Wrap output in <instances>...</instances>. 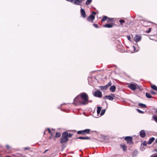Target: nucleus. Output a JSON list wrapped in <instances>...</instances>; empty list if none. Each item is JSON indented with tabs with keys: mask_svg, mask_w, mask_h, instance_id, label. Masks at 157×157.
Returning <instances> with one entry per match:
<instances>
[{
	"mask_svg": "<svg viewBox=\"0 0 157 157\" xmlns=\"http://www.w3.org/2000/svg\"><path fill=\"white\" fill-rule=\"evenodd\" d=\"M151 88L157 91V87L155 85H151Z\"/></svg>",
	"mask_w": 157,
	"mask_h": 157,
	"instance_id": "obj_21",
	"label": "nucleus"
},
{
	"mask_svg": "<svg viewBox=\"0 0 157 157\" xmlns=\"http://www.w3.org/2000/svg\"><path fill=\"white\" fill-rule=\"evenodd\" d=\"M146 96L148 98H152V97L151 95L149 93H146Z\"/></svg>",
	"mask_w": 157,
	"mask_h": 157,
	"instance_id": "obj_23",
	"label": "nucleus"
},
{
	"mask_svg": "<svg viewBox=\"0 0 157 157\" xmlns=\"http://www.w3.org/2000/svg\"><path fill=\"white\" fill-rule=\"evenodd\" d=\"M92 1V0H87L86 2V4L87 5H89L90 4Z\"/></svg>",
	"mask_w": 157,
	"mask_h": 157,
	"instance_id": "obj_24",
	"label": "nucleus"
},
{
	"mask_svg": "<svg viewBox=\"0 0 157 157\" xmlns=\"http://www.w3.org/2000/svg\"><path fill=\"white\" fill-rule=\"evenodd\" d=\"M111 85V82H109L108 83L106 86H107V88H108V86H110Z\"/></svg>",
	"mask_w": 157,
	"mask_h": 157,
	"instance_id": "obj_33",
	"label": "nucleus"
},
{
	"mask_svg": "<svg viewBox=\"0 0 157 157\" xmlns=\"http://www.w3.org/2000/svg\"><path fill=\"white\" fill-rule=\"evenodd\" d=\"M119 22L120 23L121 25H122L123 23H125V21L124 20L121 19L119 21Z\"/></svg>",
	"mask_w": 157,
	"mask_h": 157,
	"instance_id": "obj_26",
	"label": "nucleus"
},
{
	"mask_svg": "<svg viewBox=\"0 0 157 157\" xmlns=\"http://www.w3.org/2000/svg\"><path fill=\"white\" fill-rule=\"evenodd\" d=\"M78 139L81 140H89L90 139V138L88 136H84V137H79L77 138Z\"/></svg>",
	"mask_w": 157,
	"mask_h": 157,
	"instance_id": "obj_12",
	"label": "nucleus"
},
{
	"mask_svg": "<svg viewBox=\"0 0 157 157\" xmlns=\"http://www.w3.org/2000/svg\"><path fill=\"white\" fill-rule=\"evenodd\" d=\"M94 96L98 98H101L102 97V93L101 91L99 90H96L93 94Z\"/></svg>",
	"mask_w": 157,
	"mask_h": 157,
	"instance_id": "obj_4",
	"label": "nucleus"
},
{
	"mask_svg": "<svg viewBox=\"0 0 157 157\" xmlns=\"http://www.w3.org/2000/svg\"><path fill=\"white\" fill-rule=\"evenodd\" d=\"M27 149V147H25V149L26 150V149Z\"/></svg>",
	"mask_w": 157,
	"mask_h": 157,
	"instance_id": "obj_50",
	"label": "nucleus"
},
{
	"mask_svg": "<svg viewBox=\"0 0 157 157\" xmlns=\"http://www.w3.org/2000/svg\"><path fill=\"white\" fill-rule=\"evenodd\" d=\"M99 88L101 90H105L107 89V87L106 85L105 86H101L99 87Z\"/></svg>",
	"mask_w": 157,
	"mask_h": 157,
	"instance_id": "obj_18",
	"label": "nucleus"
},
{
	"mask_svg": "<svg viewBox=\"0 0 157 157\" xmlns=\"http://www.w3.org/2000/svg\"><path fill=\"white\" fill-rule=\"evenodd\" d=\"M73 2H72V3H73L76 5H81V2H79V1H78V0H73Z\"/></svg>",
	"mask_w": 157,
	"mask_h": 157,
	"instance_id": "obj_17",
	"label": "nucleus"
},
{
	"mask_svg": "<svg viewBox=\"0 0 157 157\" xmlns=\"http://www.w3.org/2000/svg\"><path fill=\"white\" fill-rule=\"evenodd\" d=\"M105 109H103L101 110V115H103L105 113Z\"/></svg>",
	"mask_w": 157,
	"mask_h": 157,
	"instance_id": "obj_27",
	"label": "nucleus"
},
{
	"mask_svg": "<svg viewBox=\"0 0 157 157\" xmlns=\"http://www.w3.org/2000/svg\"><path fill=\"white\" fill-rule=\"evenodd\" d=\"M144 26H147V25H146V24H144Z\"/></svg>",
	"mask_w": 157,
	"mask_h": 157,
	"instance_id": "obj_49",
	"label": "nucleus"
},
{
	"mask_svg": "<svg viewBox=\"0 0 157 157\" xmlns=\"http://www.w3.org/2000/svg\"><path fill=\"white\" fill-rule=\"evenodd\" d=\"M138 105L140 107L142 108H146V105L145 104L143 103H139Z\"/></svg>",
	"mask_w": 157,
	"mask_h": 157,
	"instance_id": "obj_16",
	"label": "nucleus"
},
{
	"mask_svg": "<svg viewBox=\"0 0 157 157\" xmlns=\"http://www.w3.org/2000/svg\"><path fill=\"white\" fill-rule=\"evenodd\" d=\"M121 147L123 149V150L124 151H125L127 149V147L125 145H121Z\"/></svg>",
	"mask_w": 157,
	"mask_h": 157,
	"instance_id": "obj_19",
	"label": "nucleus"
},
{
	"mask_svg": "<svg viewBox=\"0 0 157 157\" xmlns=\"http://www.w3.org/2000/svg\"><path fill=\"white\" fill-rule=\"evenodd\" d=\"M67 132H65L63 133L62 137L60 139L61 143L63 144L68 141V139L67 137Z\"/></svg>",
	"mask_w": 157,
	"mask_h": 157,
	"instance_id": "obj_2",
	"label": "nucleus"
},
{
	"mask_svg": "<svg viewBox=\"0 0 157 157\" xmlns=\"http://www.w3.org/2000/svg\"><path fill=\"white\" fill-rule=\"evenodd\" d=\"M138 153V151L137 150H135L134 151L133 153V155H136Z\"/></svg>",
	"mask_w": 157,
	"mask_h": 157,
	"instance_id": "obj_29",
	"label": "nucleus"
},
{
	"mask_svg": "<svg viewBox=\"0 0 157 157\" xmlns=\"http://www.w3.org/2000/svg\"><path fill=\"white\" fill-rule=\"evenodd\" d=\"M125 140L127 141V143L130 144H132L133 142L132 141V138L131 136H126L124 138Z\"/></svg>",
	"mask_w": 157,
	"mask_h": 157,
	"instance_id": "obj_6",
	"label": "nucleus"
},
{
	"mask_svg": "<svg viewBox=\"0 0 157 157\" xmlns=\"http://www.w3.org/2000/svg\"><path fill=\"white\" fill-rule=\"evenodd\" d=\"M80 13L82 17L84 18L86 17V14L85 11L83 9L81 8L80 10Z\"/></svg>",
	"mask_w": 157,
	"mask_h": 157,
	"instance_id": "obj_9",
	"label": "nucleus"
},
{
	"mask_svg": "<svg viewBox=\"0 0 157 157\" xmlns=\"http://www.w3.org/2000/svg\"><path fill=\"white\" fill-rule=\"evenodd\" d=\"M101 110V108L100 106L98 107L97 109V113L98 114L100 113Z\"/></svg>",
	"mask_w": 157,
	"mask_h": 157,
	"instance_id": "obj_20",
	"label": "nucleus"
},
{
	"mask_svg": "<svg viewBox=\"0 0 157 157\" xmlns=\"http://www.w3.org/2000/svg\"><path fill=\"white\" fill-rule=\"evenodd\" d=\"M45 131L44 132V134H45Z\"/></svg>",
	"mask_w": 157,
	"mask_h": 157,
	"instance_id": "obj_53",
	"label": "nucleus"
},
{
	"mask_svg": "<svg viewBox=\"0 0 157 157\" xmlns=\"http://www.w3.org/2000/svg\"><path fill=\"white\" fill-rule=\"evenodd\" d=\"M151 28H149L148 31H147V33H149L151 32Z\"/></svg>",
	"mask_w": 157,
	"mask_h": 157,
	"instance_id": "obj_39",
	"label": "nucleus"
},
{
	"mask_svg": "<svg viewBox=\"0 0 157 157\" xmlns=\"http://www.w3.org/2000/svg\"><path fill=\"white\" fill-rule=\"evenodd\" d=\"M151 157H157V155H152Z\"/></svg>",
	"mask_w": 157,
	"mask_h": 157,
	"instance_id": "obj_41",
	"label": "nucleus"
},
{
	"mask_svg": "<svg viewBox=\"0 0 157 157\" xmlns=\"http://www.w3.org/2000/svg\"><path fill=\"white\" fill-rule=\"evenodd\" d=\"M155 142L156 143H157V138L156 139L155 141Z\"/></svg>",
	"mask_w": 157,
	"mask_h": 157,
	"instance_id": "obj_48",
	"label": "nucleus"
},
{
	"mask_svg": "<svg viewBox=\"0 0 157 157\" xmlns=\"http://www.w3.org/2000/svg\"><path fill=\"white\" fill-rule=\"evenodd\" d=\"M47 129L48 130V132H49L50 134H51V135H52V133L51 132V130H50V128H47Z\"/></svg>",
	"mask_w": 157,
	"mask_h": 157,
	"instance_id": "obj_35",
	"label": "nucleus"
},
{
	"mask_svg": "<svg viewBox=\"0 0 157 157\" xmlns=\"http://www.w3.org/2000/svg\"><path fill=\"white\" fill-rule=\"evenodd\" d=\"M48 151V150H45L44 152V153H45L47 151Z\"/></svg>",
	"mask_w": 157,
	"mask_h": 157,
	"instance_id": "obj_47",
	"label": "nucleus"
},
{
	"mask_svg": "<svg viewBox=\"0 0 157 157\" xmlns=\"http://www.w3.org/2000/svg\"><path fill=\"white\" fill-rule=\"evenodd\" d=\"M137 111L140 113L143 114L144 113V112L143 111H142L138 109H137Z\"/></svg>",
	"mask_w": 157,
	"mask_h": 157,
	"instance_id": "obj_30",
	"label": "nucleus"
},
{
	"mask_svg": "<svg viewBox=\"0 0 157 157\" xmlns=\"http://www.w3.org/2000/svg\"><path fill=\"white\" fill-rule=\"evenodd\" d=\"M144 150V149H143H143H142V151H143V150Z\"/></svg>",
	"mask_w": 157,
	"mask_h": 157,
	"instance_id": "obj_52",
	"label": "nucleus"
},
{
	"mask_svg": "<svg viewBox=\"0 0 157 157\" xmlns=\"http://www.w3.org/2000/svg\"><path fill=\"white\" fill-rule=\"evenodd\" d=\"M93 26L95 28H98V26L97 24H93Z\"/></svg>",
	"mask_w": 157,
	"mask_h": 157,
	"instance_id": "obj_32",
	"label": "nucleus"
},
{
	"mask_svg": "<svg viewBox=\"0 0 157 157\" xmlns=\"http://www.w3.org/2000/svg\"><path fill=\"white\" fill-rule=\"evenodd\" d=\"M116 89V86L114 85L111 86L110 88V90L112 92H114Z\"/></svg>",
	"mask_w": 157,
	"mask_h": 157,
	"instance_id": "obj_13",
	"label": "nucleus"
},
{
	"mask_svg": "<svg viewBox=\"0 0 157 157\" xmlns=\"http://www.w3.org/2000/svg\"><path fill=\"white\" fill-rule=\"evenodd\" d=\"M140 135L142 138H144L146 136V133L144 130H142L140 132Z\"/></svg>",
	"mask_w": 157,
	"mask_h": 157,
	"instance_id": "obj_10",
	"label": "nucleus"
},
{
	"mask_svg": "<svg viewBox=\"0 0 157 157\" xmlns=\"http://www.w3.org/2000/svg\"><path fill=\"white\" fill-rule=\"evenodd\" d=\"M142 37L140 35H136L134 37V40L136 42H138L141 40Z\"/></svg>",
	"mask_w": 157,
	"mask_h": 157,
	"instance_id": "obj_7",
	"label": "nucleus"
},
{
	"mask_svg": "<svg viewBox=\"0 0 157 157\" xmlns=\"http://www.w3.org/2000/svg\"><path fill=\"white\" fill-rule=\"evenodd\" d=\"M151 93L152 94L155 95L156 94V93L153 91H151Z\"/></svg>",
	"mask_w": 157,
	"mask_h": 157,
	"instance_id": "obj_36",
	"label": "nucleus"
},
{
	"mask_svg": "<svg viewBox=\"0 0 157 157\" xmlns=\"http://www.w3.org/2000/svg\"><path fill=\"white\" fill-rule=\"evenodd\" d=\"M155 139V138L153 137L150 138L148 142V144H151L154 141Z\"/></svg>",
	"mask_w": 157,
	"mask_h": 157,
	"instance_id": "obj_14",
	"label": "nucleus"
},
{
	"mask_svg": "<svg viewBox=\"0 0 157 157\" xmlns=\"http://www.w3.org/2000/svg\"><path fill=\"white\" fill-rule=\"evenodd\" d=\"M133 48H134V51H135V49H136L135 47L134 46H133Z\"/></svg>",
	"mask_w": 157,
	"mask_h": 157,
	"instance_id": "obj_46",
	"label": "nucleus"
},
{
	"mask_svg": "<svg viewBox=\"0 0 157 157\" xmlns=\"http://www.w3.org/2000/svg\"><path fill=\"white\" fill-rule=\"evenodd\" d=\"M6 157H12L10 156H6Z\"/></svg>",
	"mask_w": 157,
	"mask_h": 157,
	"instance_id": "obj_51",
	"label": "nucleus"
},
{
	"mask_svg": "<svg viewBox=\"0 0 157 157\" xmlns=\"http://www.w3.org/2000/svg\"><path fill=\"white\" fill-rule=\"evenodd\" d=\"M153 118L155 121L157 123V117L156 116H153Z\"/></svg>",
	"mask_w": 157,
	"mask_h": 157,
	"instance_id": "obj_28",
	"label": "nucleus"
},
{
	"mask_svg": "<svg viewBox=\"0 0 157 157\" xmlns=\"http://www.w3.org/2000/svg\"><path fill=\"white\" fill-rule=\"evenodd\" d=\"M138 86L136 84H130L128 86V87L133 90H135Z\"/></svg>",
	"mask_w": 157,
	"mask_h": 157,
	"instance_id": "obj_5",
	"label": "nucleus"
},
{
	"mask_svg": "<svg viewBox=\"0 0 157 157\" xmlns=\"http://www.w3.org/2000/svg\"><path fill=\"white\" fill-rule=\"evenodd\" d=\"M92 102V101L91 100H90V101H88H88L87 102V104L88 103V102Z\"/></svg>",
	"mask_w": 157,
	"mask_h": 157,
	"instance_id": "obj_44",
	"label": "nucleus"
},
{
	"mask_svg": "<svg viewBox=\"0 0 157 157\" xmlns=\"http://www.w3.org/2000/svg\"><path fill=\"white\" fill-rule=\"evenodd\" d=\"M78 1H79V2H81L82 1H83V0H78Z\"/></svg>",
	"mask_w": 157,
	"mask_h": 157,
	"instance_id": "obj_45",
	"label": "nucleus"
},
{
	"mask_svg": "<svg viewBox=\"0 0 157 157\" xmlns=\"http://www.w3.org/2000/svg\"><path fill=\"white\" fill-rule=\"evenodd\" d=\"M103 27L105 28H110L113 27V25L110 24H106L103 25Z\"/></svg>",
	"mask_w": 157,
	"mask_h": 157,
	"instance_id": "obj_15",
	"label": "nucleus"
},
{
	"mask_svg": "<svg viewBox=\"0 0 157 157\" xmlns=\"http://www.w3.org/2000/svg\"><path fill=\"white\" fill-rule=\"evenodd\" d=\"M113 18H109L108 19V21L109 22V21H113Z\"/></svg>",
	"mask_w": 157,
	"mask_h": 157,
	"instance_id": "obj_38",
	"label": "nucleus"
},
{
	"mask_svg": "<svg viewBox=\"0 0 157 157\" xmlns=\"http://www.w3.org/2000/svg\"><path fill=\"white\" fill-rule=\"evenodd\" d=\"M156 150V151H157V150Z\"/></svg>",
	"mask_w": 157,
	"mask_h": 157,
	"instance_id": "obj_54",
	"label": "nucleus"
},
{
	"mask_svg": "<svg viewBox=\"0 0 157 157\" xmlns=\"http://www.w3.org/2000/svg\"><path fill=\"white\" fill-rule=\"evenodd\" d=\"M72 136V134L71 133L68 134L67 133V137H71Z\"/></svg>",
	"mask_w": 157,
	"mask_h": 157,
	"instance_id": "obj_31",
	"label": "nucleus"
},
{
	"mask_svg": "<svg viewBox=\"0 0 157 157\" xmlns=\"http://www.w3.org/2000/svg\"><path fill=\"white\" fill-rule=\"evenodd\" d=\"M114 96L113 95L112 96H110L109 95L105 96V99H107L110 100H112L114 99Z\"/></svg>",
	"mask_w": 157,
	"mask_h": 157,
	"instance_id": "obj_11",
	"label": "nucleus"
},
{
	"mask_svg": "<svg viewBox=\"0 0 157 157\" xmlns=\"http://www.w3.org/2000/svg\"><path fill=\"white\" fill-rule=\"evenodd\" d=\"M108 19V17L106 16H104L103 17V18L101 19V21L103 22L105 21Z\"/></svg>",
	"mask_w": 157,
	"mask_h": 157,
	"instance_id": "obj_22",
	"label": "nucleus"
},
{
	"mask_svg": "<svg viewBox=\"0 0 157 157\" xmlns=\"http://www.w3.org/2000/svg\"><path fill=\"white\" fill-rule=\"evenodd\" d=\"M147 143L146 141H144L143 142V145H144V146H146L147 145Z\"/></svg>",
	"mask_w": 157,
	"mask_h": 157,
	"instance_id": "obj_34",
	"label": "nucleus"
},
{
	"mask_svg": "<svg viewBox=\"0 0 157 157\" xmlns=\"http://www.w3.org/2000/svg\"><path fill=\"white\" fill-rule=\"evenodd\" d=\"M92 13V14H94V15H95L96 14V13L95 12H93Z\"/></svg>",
	"mask_w": 157,
	"mask_h": 157,
	"instance_id": "obj_43",
	"label": "nucleus"
},
{
	"mask_svg": "<svg viewBox=\"0 0 157 157\" xmlns=\"http://www.w3.org/2000/svg\"><path fill=\"white\" fill-rule=\"evenodd\" d=\"M88 98V96L86 93H82L74 99L73 103L76 106L85 105L87 104Z\"/></svg>",
	"mask_w": 157,
	"mask_h": 157,
	"instance_id": "obj_1",
	"label": "nucleus"
},
{
	"mask_svg": "<svg viewBox=\"0 0 157 157\" xmlns=\"http://www.w3.org/2000/svg\"><path fill=\"white\" fill-rule=\"evenodd\" d=\"M6 147H7L8 149H9L10 148V147L8 145H6Z\"/></svg>",
	"mask_w": 157,
	"mask_h": 157,
	"instance_id": "obj_42",
	"label": "nucleus"
},
{
	"mask_svg": "<svg viewBox=\"0 0 157 157\" xmlns=\"http://www.w3.org/2000/svg\"><path fill=\"white\" fill-rule=\"evenodd\" d=\"M61 136V134L60 133L57 132L56 133L55 137H59Z\"/></svg>",
	"mask_w": 157,
	"mask_h": 157,
	"instance_id": "obj_25",
	"label": "nucleus"
},
{
	"mask_svg": "<svg viewBox=\"0 0 157 157\" xmlns=\"http://www.w3.org/2000/svg\"><path fill=\"white\" fill-rule=\"evenodd\" d=\"M94 19V16L93 14H90L87 17V20L89 22H93Z\"/></svg>",
	"mask_w": 157,
	"mask_h": 157,
	"instance_id": "obj_8",
	"label": "nucleus"
},
{
	"mask_svg": "<svg viewBox=\"0 0 157 157\" xmlns=\"http://www.w3.org/2000/svg\"><path fill=\"white\" fill-rule=\"evenodd\" d=\"M127 37V38L128 39V40H129L130 41H131V38L130 36H128Z\"/></svg>",
	"mask_w": 157,
	"mask_h": 157,
	"instance_id": "obj_37",
	"label": "nucleus"
},
{
	"mask_svg": "<svg viewBox=\"0 0 157 157\" xmlns=\"http://www.w3.org/2000/svg\"><path fill=\"white\" fill-rule=\"evenodd\" d=\"M68 2H70L71 3L73 2V0H66Z\"/></svg>",
	"mask_w": 157,
	"mask_h": 157,
	"instance_id": "obj_40",
	"label": "nucleus"
},
{
	"mask_svg": "<svg viewBox=\"0 0 157 157\" xmlns=\"http://www.w3.org/2000/svg\"><path fill=\"white\" fill-rule=\"evenodd\" d=\"M90 131V129H86L84 130H80L78 131L77 133L79 134L85 135L86 134H88L89 133Z\"/></svg>",
	"mask_w": 157,
	"mask_h": 157,
	"instance_id": "obj_3",
	"label": "nucleus"
}]
</instances>
